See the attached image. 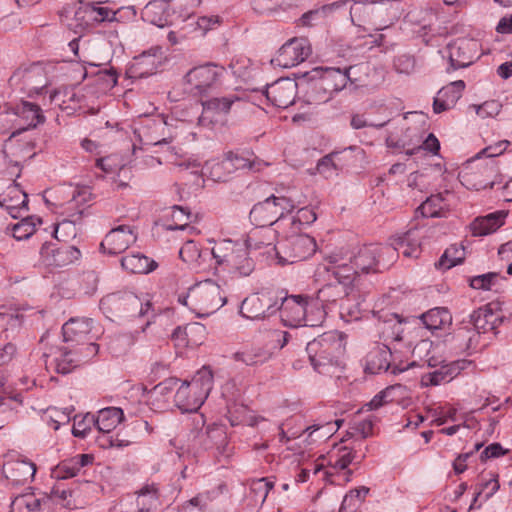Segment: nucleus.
I'll use <instances>...</instances> for the list:
<instances>
[{"label": "nucleus", "instance_id": "f257e3e1", "mask_svg": "<svg viewBox=\"0 0 512 512\" xmlns=\"http://www.w3.org/2000/svg\"><path fill=\"white\" fill-rule=\"evenodd\" d=\"M57 193L66 200L55 204L56 212L64 218L56 225L54 236L60 241H68L77 235L76 222L80 220L92 193L86 186L72 185L60 188Z\"/></svg>", "mask_w": 512, "mask_h": 512}, {"label": "nucleus", "instance_id": "f03ea898", "mask_svg": "<svg viewBox=\"0 0 512 512\" xmlns=\"http://www.w3.org/2000/svg\"><path fill=\"white\" fill-rule=\"evenodd\" d=\"M216 265L231 278L248 277L255 269L246 244L240 239H221L214 243L211 250Z\"/></svg>", "mask_w": 512, "mask_h": 512}, {"label": "nucleus", "instance_id": "7ed1b4c3", "mask_svg": "<svg viewBox=\"0 0 512 512\" xmlns=\"http://www.w3.org/2000/svg\"><path fill=\"white\" fill-rule=\"evenodd\" d=\"M310 362L318 373L329 374L339 367L346 351V336L339 331L324 333L306 347Z\"/></svg>", "mask_w": 512, "mask_h": 512}, {"label": "nucleus", "instance_id": "20e7f679", "mask_svg": "<svg viewBox=\"0 0 512 512\" xmlns=\"http://www.w3.org/2000/svg\"><path fill=\"white\" fill-rule=\"evenodd\" d=\"M351 67L340 69L335 67H316L307 76L313 82L307 91L309 104H321L329 101L332 96L344 89L350 81Z\"/></svg>", "mask_w": 512, "mask_h": 512}, {"label": "nucleus", "instance_id": "39448f33", "mask_svg": "<svg viewBox=\"0 0 512 512\" xmlns=\"http://www.w3.org/2000/svg\"><path fill=\"white\" fill-rule=\"evenodd\" d=\"M354 458L352 448L335 445L326 456H321L313 463L314 475H321V479L327 483L344 485L351 480L350 465Z\"/></svg>", "mask_w": 512, "mask_h": 512}, {"label": "nucleus", "instance_id": "423d86ee", "mask_svg": "<svg viewBox=\"0 0 512 512\" xmlns=\"http://www.w3.org/2000/svg\"><path fill=\"white\" fill-rule=\"evenodd\" d=\"M213 388V373L203 367L190 381H184L177 388L174 401L179 410L184 413L196 412L204 404Z\"/></svg>", "mask_w": 512, "mask_h": 512}, {"label": "nucleus", "instance_id": "0eeeda50", "mask_svg": "<svg viewBox=\"0 0 512 512\" xmlns=\"http://www.w3.org/2000/svg\"><path fill=\"white\" fill-rule=\"evenodd\" d=\"M179 301L198 317H208L227 302V297L221 286L209 279L191 287L187 296Z\"/></svg>", "mask_w": 512, "mask_h": 512}, {"label": "nucleus", "instance_id": "6e6552de", "mask_svg": "<svg viewBox=\"0 0 512 512\" xmlns=\"http://www.w3.org/2000/svg\"><path fill=\"white\" fill-rule=\"evenodd\" d=\"M280 316L285 326H319L325 317L324 310L317 303H309L306 297H286L280 307Z\"/></svg>", "mask_w": 512, "mask_h": 512}, {"label": "nucleus", "instance_id": "1a4fd4ad", "mask_svg": "<svg viewBox=\"0 0 512 512\" xmlns=\"http://www.w3.org/2000/svg\"><path fill=\"white\" fill-rule=\"evenodd\" d=\"M100 309L111 321L124 318L144 317L152 310L150 301H142L131 292H117L105 295L100 301Z\"/></svg>", "mask_w": 512, "mask_h": 512}, {"label": "nucleus", "instance_id": "9d476101", "mask_svg": "<svg viewBox=\"0 0 512 512\" xmlns=\"http://www.w3.org/2000/svg\"><path fill=\"white\" fill-rule=\"evenodd\" d=\"M225 73L226 69L214 62L196 65L183 77L184 90L191 96H206L221 85Z\"/></svg>", "mask_w": 512, "mask_h": 512}, {"label": "nucleus", "instance_id": "9b49d317", "mask_svg": "<svg viewBox=\"0 0 512 512\" xmlns=\"http://www.w3.org/2000/svg\"><path fill=\"white\" fill-rule=\"evenodd\" d=\"M326 260L328 262L326 271L340 287L341 293L352 300L360 299L362 276L355 265L351 263L350 257L333 254L329 255Z\"/></svg>", "mask_w": 512, "mask_h": 512}, {"label": "nucleus", "instance_id": "f8f14e48", "mask_svg": "<svg viewBox=\"0 0 512 512\" xmlns=\"http://www.w3.org/2000/svg\"><path fill=\"white\" fill-rule=\"evenodd\" d=\"M349 257L363 276L389 268L395 262V250L390 245H367Z\"/></svg>", "mask_w": 512, "mask_h": 512}, {"label": "nucleus", "instance_id": "ddd939ff", "mask_svg": "<svg viewBox=\"0 0 512 512\" xmlns=\"http://www.w3.org/2000/svg\"><path fill=\"white\" fill-rule=\"evenodd\" d=\"M275 250L279 264H294L314 255L317 250V243L308 234H294L279 241Z\"/></svg>", "mask_w": 512, "mask_h": 512}, {"label": "nucleus", "instance_id": "4468645a", "mask_svg": "<svg viewBox=\"0 0 512 512\" xmlns=\"http://www.w3.org/2000/svg\"><path fill=\"white\" fill-rule=\"evenodd\" d=\"M502 322L499 311H495L492 304H487L473 311L470 315L471 329H461L459 336L468 338L467 350H475L479 344L481 334L495 330Z\"/></svg>", "mask_w": 512, "mask_h": 512}, {"label": "nucleus", "instance_id": "2eb2a0df", "mask_svg": "<svg viewBox=\"0 0 512 512\" xmlns=\"http://www.w3.org/2000/svg\"><path fill=\"white\" fill-rule=\"evenodd\" d=\"M124 420V412L118 407H106L97 412L95 417V426L100 435L97 437L98 445L103 449L124 448L130 445V441L122 439L119 435H110L122 421Z\"/></svg>", "mask_w": 512, "mask_h": 512}, {"label": "nucleus", "instance_id": "dca6fc26", "mask_svg": "<svg viewBox=\"0 0 512 512\" xmlns=\"http://www.w3.org/2000/svg\"><path fill=\"white\" fill-rule=\"evenodd\" d=\"M98 353L97 344H77L64 342V344L53 352V360L59 373L67 374L73 369L89 361Z\"/></svg>", "mask_w": 512, "mask_h": 512}, {"label": "nucleus", "instance_id": "f3484780", "mask_svg": "<svg viewBox=\"0 0 512 512\" xmlns=\"http://www.w3.org/2000/svg\"><path fill=\"white\" fill-rule=\"evenodd\" d=\"M498 170L493 161L476 162L465 167L460 173L461 183L472 190L492 188L496 182Z\"/></svg>", "mask_w": 512, "mask_h": 512}, {"label": "nucleus", "instance_id": "a211bd4d", "mask_svg": "<svg viewBox=\"0 0 512 512\" xmlns=\"http://www.w3.org/2000/svg\"><path fill=\"white\" fill-rule=\"evenodd\" d=\"M64 66L53 63L34 64L22 73L28 95L39 94L63 72Z\"/></svg>", "mask_w": 512, "mask_h": 512}, {"label": "nucleus", "instance_id": "6ab92c4d", "mask_svg": "<svg viewBox=\"0 0 512 512\" xmlns=\"http://www.w3.org/2000/svg\"><path fill=\"white\" fill-rule=\"evenodd\" d=\"M81 257L75 246L45 243L40 250V261L47 268H64L77 262Z\"/></svg>", "mask_w": 512, "mask_h": 512}, {"label": "nucleus", "instance_id": "aec40b11", "mask_svg": "<svg viewBox=\"0 0 512 512\" xmlns=\"http://www.w3.org/2000/svg\"><path fill=\"white\" fill-rule=\"evenodd\" d=\"M241 99L235 95L215 97L202 103L203 109L199 122L204 126L223 125L232 106Z\"/></svg>", "mask_w": 512, "mask_h": 512}, {"label": "nucleus", "instance_id": "412c9836", "mask_svg": "<svg viewBox=\"0 0 512 512\" xmlns=\"http://www.w3.org/2000/svg\"><path fill=\"white\" fill-rule=\"evenodd\" d=\"M311 51L307 39L294 38L282 45L272 62L283 68H291L306 60Z\"/></svg>", "mask_w": 512, "mask_h": 512}, {"label": "nucleus", "instance_id": "4be33fe9", "mask_svg": "<svg viewBox=\"0 0 512 512\" xmlns=\"http://www.w3.org/2000/svg\"><path fill=\"white\" fill-rule=\"evenodd\" d=\"M454 198V194L448 190L431 194L420 204L416 213L425 218H446L455 205Z\"/></svg>", "mask_w": 512, "mask_h": 512}, {"label": "nucleus", "instance_id": "5701e85b", "mask_svg": "<svg viewBox=\"0 0 512 512\" xmlns=\"http://www.w3.org/2000/svg\"><path fill=\"white\" fill-rule=\"evenodd\" d=\"M479 44L473 39H457L448 45V53L453 69L465 68L478 57Z\"/></svg>", "mask_w": 512, "mask_h": 512}, {"label": "nucleus", "instance_id": "b1692460", "mask_svg": "<svg viewBox=\"0 0 512 512\" xmlns=\"http://www.w3.org/2000/svg\"><path fill=\"white\" fill-rule=\"evenodd\" d=\"M137 240L135 231L126 225L113 228L102 240L101 248L110 255L124 252Z\"/></svg>", "mask_w": 512, "mask_h": 512}, {"label": "nucleus", "instance_id": "393cba45", "mask_svg": "<svg viewBox=\"0 0 512 512\" xmlns=\"http://www.w3.org/2000/svg\"><path fill=\"white\" fill-rule=\"evenodd\" d=\"M297 83L289 78H281L269 85L265 95L268 101L277 108L286 109L295 101Z\"/></svg>", "mask_w": 512, "mask_h": 512}, {"label": "nucleus", "instance_id": "a878e982", "mask_svg": "<svg viewBox=\"0 0 512 512\" xmlns=\"http://www.w3.org/2000/svg\"><path fill=\"white\" fill-rule=\"evenodd\" d=\"M163 54L160 48L145 51L133 58L128 73L132 78H143L156 73L158 67L162 64Z\"/></svg>", "mask_w": 512, "mask_h": 512}, {"label": "nucleus", "instance_id": "bb28decb", "mask_svg": "<svg viewBox=\"0 0 512 512\" xmlns=\"http://www.w3.org/2000/svg\"><path fill=\"white\" fill-rule=\"evenodd\" d=\"M93 321L88 318H71L62 327L64 342H71L82 347L83 344H95L90 333Z\"/></svg>", "mask_w": 512, "mask_h": 512}, {"label": "nucleus", "instance_id": "cd10ccee", "mask_svg": "<svg viewBox=\"0 0 512 512\" xmlns=\"http://www.w3.org/2000/svg\"><path fill=\"white\" fill-rule=\"evenodd\" d=\"M4 108L6 113L11 112L23 122V129L25 130L35 128L45 121V116L40 106L28 101H21L15 107L7 104Z\"/></svg>", "mask_w": 512, "mask_h": 512}, {"label": "nucleus", "instance_id": "c85d7f7f", "mask_svg": "<svg viewBox=\"0 0 512 512\" xmlns=\"http://www.w3.org/2000/svg\"><path fill=\"white\" fill-rule=\"evenodd\" d=\"M507 212L498 210L485 216L475 218L469 225L471 234L475 237H483L496 232L505 224Z\"/></svg>", "mask_w": 512, "mask_h": 512}, {"label": "nucleus", "instance_id": "c756f323", "mask_svg": "<svg viewBox=\"0 0 512 512\" xmlns=\"http://www.w3.org/2000/svg\"><path fill=\"white\" fill-rule=\"evenodd\" d=\"M464 89L465 83L462 80L453 81L442 87L434 98V112L441 113L454 107L461 98Z\"/></svg>", "mask_w": 512, "mask_h": 512}, {"label": "nucleus", "instance_id": "7c9ffc66", "mask_svg": "<svg viewBox=\"0 0 512 512\" xmlns=\"http://www.w3.org/2000/svg\"><path fill=\"white\" fill-rule=\"evenodd\" d=\"M142 19L159 28L172 25L169 5L166 0H151L142 10Z\"/></svg>", "mask_w": 512, "mask_h": 512}, {"label": "nucleus", "instance_id": "2f4dec72", "mask_svg": "<svg viewBox=\"0 0 512 512\" xmlns=\"http://www.w3.org/2000/svg\"><path fill=\"white\" fill-rule=\"evenodd\" d=\"M463 367L459 362L442 364L438 369L423 373L420 378L422 387L438 386L453 380Z\"/></svg>", "mask_w": 512, "mask_h": 512}, {"label": "nucleus", "instance_id": "473e14b6", "mask_svg": "<svg viewBox=\"0 0 512 512\" xmlns=\"http://www.w3.org/2000/svg\"><path fill=\"white\" fill-rule=\"evenodd\" d=\"M94 457L91 454H78L60 462L53 470L52 476L56 479H67L75 477L81 469L93 463Z\"/></svg>", "mask_w": 512, "mask_h": 512}, {"label": "nucleus", "instance_id": "72a5a7b5", "mask_svg": "<svg viewBox=\"0 0 512 512\" xmlns=\"http://www.w3.org/2000/svg\"><path fill=\"white\" fill-rule=\"evenodd\" d=\"M250 219L255 225L262 228H270L271 225L277 222L279 213L273 198L270 196L255 204L250 211Z\"/></svg>", "mask_w": 512, "mask_h": 512}, {"label": "nucleus", "instance_id": "f704fd0d", "mask_svg": "<svg viewBox=\"0 0 512 512\" xmlns=\"http://www.w3.org/2000/svg\"><path fill=\"white\" fill-rule=\"evenodd\" d=\"M3 207L13 218H17L22 211L27 210V194L18 184H11L7 187L3 199L0 201Z\"/></svg>", "mask_w": 512, "mask_h": 512}, {"label": "nucleus", "instance_id": "c9c22d12", "mask_svg": "<svg viewBox=\"0 0 512 512\" xmlns=\"http://www.w3.org/2000/svg\"><path fill=\"white\" fill-rule=\"evenodd\" d=\"M176 383L177 381L174 379H167L155 385L152 389L146 390L144 393L145 401L155 410L165 408L175 390Z\"/></svg>", "mask_w": 512, "mask_h": 512}, {"label": "nucleus", "instance_id": "e433bc0d", "mask_svg": "<svg viewBox=\"0 0 512 512\" xmlns=\"http://www.w3.org/2000/svg\"><path fill=\"white\" fill-rule=\"evenodd\" d=\"M4 473L12 482L25 484L33 480L36 466L27 460H16L4 465Z\"/></svg>", "mask_w": 512, "mask_h": 512}, {"label": "nucleus", "instance_id": "4c0bfd02", "mask_svg": "<svg viewBox=\"0 0 512 512\" xmlns=\"http://www.w3.org/2000/svg\"><path fill=\"white\" fill-rule=\"evenodd\" d=\"M391 352L387 346H376L366 355L365 371L370 374H379L387 371L390 366Z\"/></svg>", "mask_w": 512, "mask_h": 512}, {"label": "nucleus", "instance_id": "58836bf2", "mask_svg": "<svg viewBox=\"0 0 512 512\" xmlns=\"http://www.w3.org/2000/svg\"><path fill=\"white\" fill-rule=\"evenodd\" d=\"M267 294H253L245 298L240 306V313L247 319H258L270 308Z\"/></svg>", "mask_w": 512, "mask_h": 512}, {"label": "nucleus", "instance_id": "ea45409f", "mask_svg": "<svg viewBox=\"0 0 512 512\" xmlns=\"http://www.w3.org/2000/svg\"><path fill=\"white\" fill-rule=\"evenodd\" d=\"M424 326L432 331H446L452 324V315L446 308H433L421 316Z\"/></svg>", "mask_w": 512, "mask_h": 512}, {"label": "nucleus", "instance_id": "a19ab883", "mask_svg": "<svg viewBox=\"0 0 512 512\" xmlns=\"http://www.w3.org/2000/svg\"><path fill=\"white\" fill-rule=\"evenodd\" d=\"M507 278L498 272H488L473 276L469 279L471 288L482 291H503Z\"/></svg>", "mask_w": 512, "mask_h": 512}, {"label": "nucleus", "instance_id": "79ce46f5", "mask_svg": "<svg viewBox=\"0 0 512 512\" xmlns=\"http://www.w3.org/2000/svg\"><path fill=\"white\" fill-rule=\"evenodd\" d=\"M123 269L134 274H147L152 272L157 264L146 255L137 252L124 256L121 259Z\"/></svg>", "mask_w": 512, "mask_h": 512}, {"label": "nucleus", "instance_id": "37998d69", "mask_svg": "<svg viewBox=\"0 0 512 512\" xmlns=\"http://www.w3.org/2000/svg\"><path fill=\"white\" fill-rule=\"evenodd\" d=\"M169 5L172 25L185 22L200 6L202 0H166Z\"/></svg>", "mask_w": 512, "mask_h": 512}, {"label": "nucleus", "instance_id": "c03bdc74", "mask_svg": "<svg viewBox=\"0 0 512 512\" xmlns=\"http://www.w3.org/2000/svg\"><path fill=\"white\" fill-rule=\"evenodd\" d=\"M241 242L246 244L249 251L259 250L269 246L274 240V231L271 228H256L247 235L239 238Z\"/></svg>", "mask_w": 512, "mask_h": 512}, {"label": "nucleus", "instance_id": "a18cd8bd", "mask_svg": "<svg viewBox=\"0 0 512 512\" xmlns=\"http://www.w3.org/2000/svg\"><path fill=\"white\" fill-rule=\"evenodd\" d=\"M192 214L182 206H173L171 212V223L166 225L167 230L188 231L189 234H199L200 231L190 225Z\"/></svg>", "mask_w": 512, "mask_h": 512}, {"label": "nucleus", "instance_id": "49530a36", "mask_svg": "<svg viewBox=\"0 0 512 512\" xmlns=\"http://www.w3.org/2000/svg\"><path fill=\"white\" fill-rule=\"evenodd\" d=\"M391 247L395 250V259L399 254L406 258H417L421 252L420 244L410 231L395 238Z\"/></svg>", "mask_w": 512, "mask_h": 512}, {"label": "nucleus", "instance_id": "de8ad7c7", "mask_svg": "<svg viewBox=\"0 0 512 512\" xmlns=\"http://www.w3.org/2000/svg\"><path fill=\"white\" fill-rule=\"evenodd\" d=\"M233 169L234 166L232 160L229 158L223 160H211L206 162L204 166L205 173H207L210 178L216 182H224L228 180Z\"/></svg>", "mask_w": 512, "mask_h": 512}, {"label": "nucleus", "instance_id": "09e8293b", "mask_svg": "<svg viewBox=\"0 0 512 512\" xmlns=\"http://www.w3.org/2000/svg\"><path fill=\"white\" fill-rule=\"evenodd\" d=\"M108 0H92V3L87 4L85 13L95 22L102 23L105 21L112 22L116 19L117 11L102 4Z\"/></svg>", "mask_w": 512, "mask_h": 512}, {"label": "nucleus", "instance_id": "8fccbe9b", "mask_svg": "<svg viewBox=\"0 0 512 512\" xmlns=\"http://www.w3.org/2000/svg\"><path fill=\"white\" fill-rule=\"evenodd\" d=\"M41 224L40 218L29 216L14 224L11 227V234L17 241L26 240L36 232L37 227Z\"/></svg>", "mask_w": 512, "mask_h": 512}, {"label": "nucleus", "instance_id": "3c124183", "mask_svg": "<svg viewBox=\"0 0 512 512\" xmlns=\"http://www.w3.org/2000/svg\"><path fill=\"white\" fill-rule=\"evenodd\" d=\"M10 512H40V500L32 492L23 493L12 500Z\"/></svg>", "mask_w": 512, "mask_h": 512}, {"label": "nucleus", "instance_id": "603ef678", "mask_svg": "<svg viewBox=\"0 0 512 512\" xmlns=\"http://www.w3.org/2000/svg\"><path fill=\"white\" fill-rule=\"evenodd\" d=\"M270 354L262 348H246L234 354L237 362H242L248 366L262 365L268 361Z\"/></svg>", "mask_w": 512, "mask_h": 512}, {"label": "nucleus", "instance_id": "864d4df0", "mask_svg": "<svg viewBox=\"0 0 512 512\" xmlns=\"http://www.w3.org/2000/svg\"><path fill=\"white\" fill-rule=\"evenodd\" d=\"M158 502V488L155 484L145 485L137 494V512H151Z\"/></svg>", "mask_w": 512, "mask_h": 512}, {"label": "nucleus", "instance_id": "5fc2aeb1", "mask_svg": "<svg viewBox=\"0 0 512 512\" xmlns=\"http://www.w3.org/2000/svg\"><path fill=\"white\" fill-rule=\"evenodd\" d=\"M464 258L465 248L462 245L453 244L445 250L439 259V266L443 269H450L461 264Z\"/></svg>", "mask_w": 512, "mask_h": 512}, {"label": "nucleus", "instance_id": "6e6d98bb", "mask_svg": "<svg viewBox=\"0 0 512 512\" xmlns=\"http://www.w3.org/2000/svg\"><path fill=\"white\" fill-rule=\"evenodd\" d=\"M180 258L193 269H200L201 251L198 245L192 241L187 240L179 251Z\"/></svg>", "mask_w": 512, "mask_h": 512}, {"label": "nucleus", "instance_id": "4d7b16f0", "mask_svg": "<svg viewBox=\"0 0 512 512\" xmlns=\"http://www.w3.org/2000/svg\"><path fill=\"white\" fill-rule=\"evenodd\" d=\"M369 493V488L360 487L352 489L347 493L342 501L341 512H354L360 504L364 501Z\"/></svg>", "mask_w": 512, "mask_h": 512}, {"label": "nucleus", "instance_id": "13d9d810", "mask_svg": "<svg viewBox=\"0 0 512 512\" xmlns=\"http://www.w3.org/2000/svg\"><path fill=\"white\" fill-rule=\"evenodd\" d=\"M273 487L274 481L270 478L264 477L252 480L250 483V491L254 502L257 504H263Z\"/></svg>", "mask_w": 512, "mask_h": 512}, {"label": "nucleus", "instance_id": "bf43d9fd", "mask_svg": "<svg viewBox=\"0 0 512 512\" xmlns=\"http://www.w3.org/2000/svg\"><path fill=\"white\" fill-rule=\"evenodd\" d=\"M500 488L499 480L497 475H492L488 480L482 482L479 485V489L475 494L473 502L470 505L472 509L478 500L486 501L491 498Z\"/></svg>", "mask_w": 512, "mask_h": 512}, {"label": "nucleus", "instance_id": "052dcab7", "mask_svg": "<svg viewBox=\"0 0 512 512\" xmlns=\"http://www.w3.org/2000/svg\"><path fill=\"white\" fill-rule=\"evenodd\" d=\"M385 393L389 403H395L401 406H407L410 403V392L401 384H395L385 388Z\"/></svg>", "mask_w": 512, "mask_h": 512}, {"label": "nucleus", "instance_id": "680f3d73", "mask_svg": "<svg viewBox=\"0 0 512 512\" xmlns=\"http://www.w3.org/2000/svg\"><path fill=\"white\" fill-rule=\"evenodd\" d=\"M75 93L73 90L65 87L53 90L49 94V103L64 110L70 108L69 102L74 101Z\"/></svg>", "mask_w": 512, "mask_h": 512}, {"label": "nucleus", "instance_id": "e2e57ef3", "mask_svg": "<svg viewBox=\"0 0 512 512\" xmlns=\"http://www.w3.org/2000/svg\"><path fill=\"white\" fill-rule=\"evenodd\" d=\"M275 202L277 212L279 213V219L282 218L286 214L292 213L295 209H297L301 204V201L296 200L293 194L286 196H271Z\"/></svg>", "mask_w": 512, "mask_h": 512}, {"label": "nucleus", "instance_id": "0e129e2a", "mask_svg": "<svg viewBox=\"0 0 512 512\" xmlns=\"http://www.w3.org/2000/svg\"><path fill=\"white\" fill-rule=\"evenodd\" d=\"M317 220L315 209L310 206L298 208L295 215L292 217V225L295 228H302L313 224Z\"/></svg>", "mask_w": 512, "mask_h": 512}, {"label": "nucleus", "instance_id": "69168bd1", "mask_svg": "<svg viewBox=\"0 0 512 512\" xmlns=\"http://www.w3.org/2000/svg\"><path fill=\"white\" fill-rule=\"evenodd\" d=\"M95 425V416L86 414L84 416H75L72 433L75 437L85 438Z\"/></svg>", "mask_w": 512, "mask_h": 512}, {"label": "nucleus", "instance_id": "338daca9", "mask_svg": "<svg viewBox=\"0 0 512 512\" xmlns=\"http://www.w3.org/2000/svg\"><path fill=\"white\" fill-rule=\"evenodd\" d=\"M342 422V420H336L334 423L314 424L307 427L304 433H307V437H312L314 433L318 432V439H326L339 429Z\"/></svg>", "mask_w": 512, "mask_h": 512}, {"label": "nucleus", "instance_id": "774afa93", "mask_svg": "<svg viewBox=\"0 0 512 512\" xmlns=\"http://www.w3.org/2000/svg\"><path fill=\"white\" fill-rule=\"evenodd\" d=\"M186 336L188 337V347H197L205 340L206 328L198 322L187 324Z\"/></svg>", "mask_w": 512, "mask_h": 512}]
</instances>
